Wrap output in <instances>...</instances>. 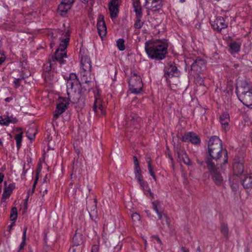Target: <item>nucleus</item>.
I'll return each instance as SVG.
<instances>
[{
  "instance_id": "obj_1",
  "label": "nucleus",
  "mask_w": 252,
  "mask_h": 252,
  "mask_svg": "<svg viewBox=\"0 0 252 252\" xmlns=\"http://www.w3.org/2000/svg\"><path fill=\"white\" fill-rule=\"evenodd\" d=\"M223 155V163L226 164L228 161L227 151L223 149L221 140L217 136H212L208 144V155H207L205 162L206 165L214 164H221L220 159Z\"/></svg>"
},
{
  "instance_id": "obj_2",
  "label": "nucleus",
  "mask_w": 252,
  "mask_h": 252,
  "mask_svg": "<svg viewBox=\"0 0 252 252\" xmlns=\"http://www.w3.org/2000/svg\"><path fill=\"white\" fill-rule=\"evenodd\" d=\"M67 99L73 103L78 105L84 104L85 97L83 94V88H81L75 73H71L66 83Z\"/></svg>"
},
{
  "instance_id": "obj_3",
  "label": "nucleus",
  "mask_w": 252,
  "mask_h": 252,
  "mask_svg": "<svg viewBox=\"0 0 252 252\" xmlns=\"http://www.w3.org/2000/svg\"><path fill=\"white\" fill-rule=\"evenodd\" d=\"M168 47L167 43L160 40L148 41L145 45V51L148 57L157 61L165 58Z\"/></svg>"
},
{
  "instance_id": "obj_4",
  "label": "nucleus",
  "mask_w": 252,
  "mask_h": 252,
  "mask_svg": "<svg viewBox=\"0 0 252 252\" xmlns=\"http://www.w3.org/2000/svg\"><path fill=\"white\" fill-rule=\"evenodd\" d=\"M236 93L239 99L246 106L252 108V86L246 79H238Z\"/></svg>"
},
{
  "instance_id": "obj_5",
  "label": "nucleus",
  "mask_w": 252,
  "mask_h": 252,
  "mask_svg": "<svg viewBox=\"0 0 252 252\" xmlns=\"http://www.w3.org/2000/svg\"><path fill=\"white\" fill-rule=\"evenodd\" d=\"M69 40L70 38L67 37L61 40L59 47L55 52L54 55L52 57L53 62L57 61L61 65L65 63L66 61L64 59H66L67 57L65 50Z\"/></svg>"
},
{
  "instance_id": "obj_6",
  "label": "nucleus",
  "mask_w": 252,
  "mask_h": 252,
  "mask_svg": "<svg viewBox=\"0 0 252 252\" xmlns=\"http://www.w3.org/2000/svg\"><path fill=\"white\" fill-rule=\"evenodd\" d=\"M219 164L206 165L210 173L211 179L214 184L217 186H222L224 185L225 181L223 179L221 173L219 170Z\"/></svg>"
},
{
  "instance_id": "obj_7",
  "label": "nucleus",
  "mask_w": 252,
  "mask_h": 252,
  "mask_svg": "<svg viewBox=\"0 0 252 252\" xmlns=\"http://www.w3.org/2000/svg\"><path fill=\"white\" fill-rule=\"evenodd\" d=\"M129 90L131 93L138 94L142 90L143 84L140 75L136 72L131 73V76L128 81Z\"/></svg>"
},
{
  "instance_id": "obj_8",
  "label": "nucleus",
  "mask_w": 252,
  "mask_h": 252,
  "mask_svg": "<svg viewBox=\"0 0 252 252\" xmlns=\"http://www.w3.org/2000/svg\"><path fill=\"white\" fill-rule=\"evenodd\" d=\"M164 77L166 78H171L179 75L180 71L174 62H170L167 65L164 67Z\"/></svg>"
},
{
  "instance_id": "obj_9",
  "label": "nucleus",
  "mask_w": 252,
  "mask_h": 252,
  "mask_svg": "<svg viewBox=\"0 0 252 252\" xmlns=\"http://www.w3.org/2000/svg\"><path fill=\"white\" fill-rule=\"evenodd\" d=\"M74 2V0H62L58 6V12L62 16H65Z\"/></svg>"
},
{
  "instance_id": "obj_10",
  "label": "nucleus",
  "mask_w": 252,
  "mask_h": 252,
  "mask_svg": "<svg viewBox=\"0 0 252 252\" xmlns=\"http://www.w3.org/2000/svg\"><path fill=\"white\" fill-rule=\"evenodd\" d=\"M182 141L185 142H190L193 144H198L200 143L201 139L196 133L189 132L185 133L182 137Z\"/></svg>"
},
{
  "instance_id": "obj_11",
  "label": "nucleus",
  "mask_w": 252,
  "mask_h": 252,
  "mask_svg": "<svg viewBox=\"0 0 252 252\" xmlns=\"http://www.w3.org/2000/svg\"><path fill=\"white\" fill-rule=\"evenodd\" d=\"M145 6L149 10H159L162 6V0H145Z\"/></svg>"
},
{
  "instance_id": "obj_12",
  "label": "nucleus",
  "mask_w": 252,
  "mask_h": 252,
  "mask_svg": "<svg viewBox=\"0 0 252 252\" xmlns=\"http://www.w3.org/2000/svg\"><path fill=\"white\" fill-rule=\"evenodd\" d=\"M211 25L214 30L219 32L227 27V24L225 23L224 18L221 16L218 17L214 21L211 22Z\"/></svg>"
},
{
  "instance_id": "obj_13",
  "label": "nucleus",
  "mask_w": 252,
  "mask_h": 252,
  "mask_svg": "<svg viewBox=\"0 0 252 252\" xmlns=\"http://www.w3.org/2000/svg\"><path fill=\"white\" fill-rule=\"evenodd\" d=\"M119 0H111L108 4L109 10L110 13V17L112 19H115L119 13Z\"/></svg>"
},
{
  "instance_id": "obj_14",
  "label": "nucleus",
  "mask_w": 252,
  "mask_h": 252,
  "mask_svg": "<svg viewBox=\"0 0 252 252\" xmlns=\"http://www.w3.org/2000/svg\"><path fill=\"white\" fill-rule=\"evenodd\" d=\"M97 29L98 33L101 38L106 35L107 32V28L103 16L102 15H100L98 18Z\"/></svg>"
},
{
  "instance_id": "obj_15",
  "label": "nucleus",
  "mask_w": 252,
  "mask_h": 252,
  "mask_svg": "<svg viewBox=\"0 0 252 252\" xmlns=\"http://www.w3.org/2000/svg\"><path fill=\"white\" fill-rule=\"evenodd\" d=\"M140 118L135 113H131L126 118V126L129 127L135 126L140 122Z\"/></svg>"
},
{
  "instance_id": "obj_16",
  "label": "nucleus",
  "mask_w": 252,
  "mask_h": 252,
  "mask_svg": "<svg viewBox=\"0 0 252 252\" xmlns=\"http://www.w3.org/2000/svg\"><path fill=\"white\" fill-rule=\"evenodd\" d=\"M81 70L80 72H84V73L91 72L92 65L90 58L87 56H83L81 58Z\"/></svg>"
},
{
  "instance_id": "obj_17",
  "label": "nucleus",
  "mask_w": 252,
  "mask_h": 252,
  "mask_svg": "<svg viewBox=\"0 0 252 252\" xmlns=\"http://www.w3.org/2000/svg\"><path fill=\"white\" fill-rule=\"evenodd\" d=\"M93 110L97 115H103L105 114L104 107L100 98H95L94 103Z\"/></svg>"
},
{
  "instance_id": "obj_18",
  "label": "nucleus",
  "mask_w": 252,
  "mask_h": 252,
  "mask_svg": "<svg viewBox=\"0 0 252 252\" xmlns=\"http://www.w3.org/2000/svg\"><path fill=\"white\" fill-rule=\"evenodd\" d=\"M220 121L222 127L226 131L230 128L229 126V115L227 112H223L220 117Z\"/></svg>"
},
{
  "instance_id": "obj_19",
  "label": "nucleus",
  "mask_w": 252,
  "mask_h": 252,
  "mask_svg": "<svg viewBox=\"0 0 252 252\" xmlns=\"http://www.w3.org/2000/svg\"><path fill=\"white\" fill-rule=\"evenodd\" d=\"M176 152L179 159L182 160L185 164L187 165H191L190 159L184 150L177 148Z\"/></svg>"
},
{
  "instance_id": "obj_20",
  "label": "nucleus",
  "mask_w": 252,
  "mask_h": 252,
  "mask_svg": "<svg viewBox=\"0 0 252 252\" xmlns=\"http://www.w3.org/2000/svg\"><path fill=\"white\" fill-rule=\"evenodd\" d=\"M68 106V103H64L61 102L58 104L53 116L54 120H56L61 114L64 112L67 109Z\"/></svg>"
},
{
  "instance_id": "obj_21",
  "label": "nucleus",
  "mask_w": 252,
  "mask_h": 252,
  "mask_svg": "<svg viewBox=\"0 0 252 252\" xmlns=\"http://www.w3.org/2000/svg\"><path fill=\"white\" fill-rule=\"evenodd\" d=\"M6 182H4V186H6ZM15 188L14 184H10L8 187H5L1 197V201L4 202L7 198H9L12 193L13 189Z\"/></svg>"
},
{
  "instance_id": "obj_22",
  "label": "nucleus",
  "mask_w": 252,
  "mask_h": 252,
  "mask_svg": "<svg viewBox=\"0 0 252 252\" xmlns=\"http://www.w3.org/2000/svg\"><path fill=\"white\" fill-rule=\"evenodd\" d=\"M84 242L83 235L79 233L76 232L72 238V245L74 247H82Z\"/></svg>"
},
{
  "instance_id": "obj_23",
  "label": "nucleus",
  "mask_w": 252,
  "mask_h": 252,
  "mask_svg": "<svg viewBox=\"0 0 252 252\" xmlns=\"http://www.w3.org/2000/svg\"><path fill=\"white\" fill-rule=\"evenodd\" d=\"M133 11L135 13V16H140L143 14V10L141 4L140 0H131Z\"/></svg>"
},
{
  "instance_id": "obj_24",
  "label": "nucleus",
  "mask_w": 252,
  "mask_h": 252,
  "mask_svg": "<svg viewBox=\"0 0 252 252\" xmlns=\"http://www.w3.org/2000/svg\"><path fill=\"white\" fill-rule=\"evenodd\" d=\"M233 171L235 175L237 176L241 175L244 172L243 163L240 162H234L233 165Z\"/></svg>"
},
{
  "instance_id": "obj_25",
  "label": "nucleus",
  "mask_w": 252,
  "mask_h": 252,
  "mask_svg": "<svg viewBox=\"0 0 252 252\" xmlns=\"http://www.w3.org/2000/svg\"><path fill=\"white\" fill-rule=\"evenodd\" d=\"M139 184L142 189L144 190V194L147 197H150L152 199H154L155 198L154 194L153 192H152L147 183L142 181L140 182Z\"/></svg>"
},
{
  "instance_id": "obj_26",
  "label": "nucleus",
  "mask_w": 252,
  "mask_h": 252,
  "mask_svg": "<svg viewBox=\"0 0 252 252\" xmlns=\"http://www.w3.org/2000/svg\"><path fill=\"white\" fill-rule=\"evenodd\" d=\"M18 122L17 119L16 118L13 117H7L5 118H3L2 117H0V124L2 126H8L10 123L15 124Z\"/></svg>"
},
{
  "instance_id": "obj_27",
  "label": "nucleus",
  "mask_w": 252,
  "mask_h": 252,
  "mask_svg": "<svg viewBox=\"0 0 252 252\" xmlns=\"http://www.w3.org/2000/svg\"><path fill=\"white\" fill-rule=\"evenodd\" d=\"M205 65L204 60L200 57H197L191 65V69L197 70V67L201 68L202 66Z\"/></svg>"
},
{
  "instance_id": "obj_28",
  "label": "nucleus",
  "mask_w": 252,
  "mask_h": 252,
  "mask_svg": "<svg viewBox=\"0 0 252 252\" xmlns=\"http://www.w3.org/2000/svg\"><path fill=\"white\" fill-rule=\"evenodd\" d=\"M242 185L245 189H250L252 187V174L245 177L242 181Z\"/></svg>"
},
{
  "instance_id": "obj_29",
  "label": "nucleus",
  "mask_w": 252,
  "mask_h": 252,
  "mask_svg": "<svg viewBox=\"0 0 252 252\" xmlns=\"http://www.w3.org/2000/svg\"><path fill=\"white\" fill-rule=\"evenodd\" d=\"M241 44L240 42L234 41L229 45L231 53H237L240 51Z\"/></svg>"
},
{
  "instance_id": "obj_30",
  "label": "nucleus",
  "mask_w": 252,
  "mask_h": 252,
  "mask_svg": "<svg viewBox=\"0 0 252 252\" xmlns=\"http://www.w3.org/2000/svg\"><path fill=\"white\" fill-rule=\"evenodd\" d=\"M81 75V80L83 82L85 83V84L88 85L90 84L91 82V78L90 77L91 73L89 72L88 74L87 72L84 73V72H80Z\"/></svg>"
},
{
  "instance_id": "obj_31",
  "label": "nucleus",
  "mask_w": 252,
  "mask_h": 252,
  "mask_svg": "<svg viewBox=\"0 0 252 252\" xmlns=\"http://www.w3.org/2000/svg\"><path fill=\"white\" fill-rule=\"evenodd\" d=\"M146 161L148 163V169H149V173L150 174V175L153 177L154 180H155V181H157V178L156 177V175H155V172L154 171V170H153V168L152 166V164H151V158L150 157H147V158H146Z\"/></svg>"
},
{
  "instance_id": "obj_32",
  "label": "nucleus",
  "mask_w": 252,
  "mask_h": 252,
  "mask_svg": "<svg viewBox=\"0 0 252 252\" xmlns=\"http://www.w3.org/2000/svg\"><path fill=\"white\" fill-rule=\"evenodd\" d=\"M143 14H141L140 16H135L136 21L134 24V28L136 29H141L144 25V22L141 21V18L142 17Z\"/></svg>"
},
{
  "instance_id": "obj_33",
  "label": "nucleus",
  "mask_w": 252,
  "mask_h": 252,
  "mask_svg": "<svg viewBox=\"0 0 252 252\" xmlns=\"http://www.w3.org/2000/svg\"><path fill=\"white\" fill-rule=\"evenodd\" d=\"M134 173L135 177L137 178L139 183L143 181V177L141 174V170L139 166H138L137 168L136 166L134 167Z\"/></svg>"
},
{
  "instance_id": "obj_34",
  "label": "nucleus",
  "mask_w": 252,
  "mask_h": 252,
  "mask_svg": "<svg viewBox=\"0 0 252 252\" xmlns=\"http://www.w3.org/2000/svg\"><path fill=\"white\" fill-rule=\"evenodd\" d=\"M220 231L225 238H228V228L227 224L223 222L221 224Z\"/></svg>"
},
{
  "instance_id": "obj_35",
  "label": "nucleus",
  "mask_w": 252,
  "mask_h": 252,
  "mask_svg": "<svg viewBox=\"0 0 252 252\" xmlns=\"http://www.w3.org/2000/svg\"><path fill=\"white\" fill-rule=\"evenodd\" d=\"M23 138V134L21 133H18L15 136V139L16 141V146L17 149L19 150L21 146V142Z\"/></svg>"
},
{
  "instance_id": "obj_36",
  "label": "nucleus",
  "mask_w": 252,
  "mask_h": 252,
  "mask_svg": "<svg viewBox=\"0 0 252 252\" xmlns=\"http://www.w3.org/2000/svg\"><path fill=\"white\" fill-rule=\"evenodd\" d=\"M17 218V209L16 207H13L11 211L10 219L11 220L15 221Z\"/></svg>"
},
{
  "instance_id": "obj_37",
  "label": "nucleus",
  "mask_w": 252,
  "mask_h": 252,
  "mask_svg": "<svg viewBox=\"0 0 252 252\" xmlns=\"http://www.w3.org/2000/svg\"><path fill=\"white\" fill-rule=\"evenodd\" d=\"M117 46L120 51H124L125 50V40L123 38L119 39L117 41Z\"/></svg>"
},
{
  "instance_id": "obj_38",
  "label": "nucleus",
  "mask_w": 252,
  "mask_h": 252,
  "mask_svg": "<svg viewBox=\"0 0 252 252\" xmlns=\"http://www.w3.org/2000/svg\"><path fill=\"white\" fill-rule=\"evenodd\" d=\"M36 133L34 129L30 128L27 131V136L30 140L34 139Z\"/></svg>"
},
{
  "instance_id": "obj_39",
  "label": "nucleus",
  "mask_w": 252,
  "mask_h": 252,
  "mask_svg": "<svg viewBox=\"0 0 252 252\" xmlns=\"http://www.w3.org/2000/svg\"><path fill=\"white\" fill-rule=\"evenodd\" d=\"M27 230V227L25 228L24 231L23 235V238H22L23 241L20 245L19 251L23 249L25 246V244H26L25 240H26V238Z\"/></svg>"
},
{
  "instance_id": "obj_40",
  "label": "nucleus",
  "mask_w": 252,
  "mask_h": 252,
  "mask_svg": "<svg viewBox=\"0 0 252 252\" xmlns=\"http://www.w3.org/2000/svg\"><path fill=\"white\" fill-rule=\"evenodd\" d=\"M81 88H83V93H84L85 91L89 92L90 89H92V87L91 86L90 84H89L88 85H86V84H85V83L84 82H82V83L81 84ZM81 89V88H80V90Z\"/></svg>"
},
{
  "instance_id": "obj_41",
  "label": "nucleus",
  "mask_w": 252,
  "mask_h": 252,
  "mask_svg": "<svg viewBox=\"0 0 252 252\" xmlns=\"http://www.w3.org/2000/svg\"><path fill=\"white\" fill-rule=\"evenodd\" d=\"M82 247L71 246L69 250V252H82Z\"/></svg>"
},
{
  "instance_id": "obj_42",
  "label": "nucleus",
  "mask_w": 252,
  "mask_h": 252,
  "mask_svg": "<svg viewBox=\"0 0 252 252\" xmlns=\"http://www.w3.org/2000/svg\"><path fill=\"white\" fill-rule=\"evenodd\" d=\"M131 217L133 221H138L140 220V215L136 213L132 214Z\"/></svg>"
},
{
  "instance_id": "obj_43",
  "label": "nucleus",
  "mask_w": 252,
  "mask_h": 252,
  "mask_svg": "<svg viewBox=\"0 0 252 252\" xmlns=\"http://www.w3.org/2000/svg\"><path fill=\"white\" fill-rule=\"evenodd\" d=\"M163 222L165 223V225L168 227H169L170 221L169 217L165 214H163Z\"/></svg>"
},
{
  "instance_id": "obj_44",
  "label": "nucleus",
  "mask_w": 252,
  "mask_h": 252,
  "mask_svg": "<svg viewBox=\"0 0 252 252\" xmlns=\"http://www.w3.org/2000/svg\"><path fill=\"white\" fill-rule=\"evenodd\" d=\"M153 207L154 210L158 213L159 212L158 210V207L159 205V202L158 200H156L152 202Z\"/></svg>"
},
{
  "instance_id": "obj_45",
  "label": "nucleus",
  "mask_w": 252,
  "mask_h": 252,
  "mask_svg": "<svg viewBox=\"0 0 252 252\" xmlns=\"http://www.w3.org/2000/svg\"><path fill=\"white\" fill-rule=\"evenodd\" d=\"M157 213L158 215L159 219H160L161 221V223H162V225L164 226L165 223L163 222V214L164 213H162L161 212H160V211Z\"/></svg>"
},
{
  "instance_id": "obj_46",
  "label": "nucleus",
  "mask_w": 252,
  "mask_h": 252,
  "mask_svg": "<svg viewBox=\"0 0 252 252\" xmlns=\"http://www.w3.org/2000/svg\"><path fill=\"white\" fill-rule=\"evenodd\" d=\"M51 64L50 63L49 66H47L46 68L44 69V74L45 76V78H46V76H47L46 74H49V71H50V70H51Z\"/></svg>"
},
{
  "instance_id": "obj_47",
  "label": "nucleus",
  "mask_w": 252,
  "mask_h": 252,
  "mask_svg": "<svg viewBox=\"0 0 252 252\" xmlns=\"http://www.w3.org/2000/svg\"><path fill=\"white\" fill-rule=\"evenodd\" d=\"M22 79L21 78H18V79H16L14 81V83L15 84V88H18L19 86H20V83L19 82Z\"/></svg>"
},
{
  "instance_id": "obj_48",
  "label": "nucleus",
  "mask_w": 252,
  "mask_h": 252,
  "mask_svg": "<svg viewBox=\"0 0 252 252\" xmlns=\"http://www.w3.org/2000/svg\"><path fill=\"white\" fill-rule=\"evenodd\" d=\"M133 160H134V167L136 166L137 167L138 166H139L138 159L136 158V157H135V156L133 157Z\"/></svg>"
},
{
  "instance_id": "obj_49",
  "label": "nucleus",
  "mask_w": 252,
  "mask_h": 252,
  "mask_svg": "<svg viewBox=\"0 0 252 252\" xmlns=\"http://www.w3.org/2000/svg\"><path fill=\"white\" fill-rule=\"evenodd\" d=\"M5 57L4 55L0 53V65L5 61Z\"/></svg>"
},
{
  "instance_id": "obj_50",
  "label": "nucleus",
  "mask_w": 252,
  "mask_h": 252,
  "mask_svg": "<svg viewBox=\"0 0 252 252\" xmlns=\"http://www.w3.org/2000/svg\"><path fill=\"white\" fill-rule=\"evenodd\" d=\"M70 34V31L69 30H67V31L65 32V33L63 34L64 37H65V38H69Z\"/></svg>"
},
{
  "instance_id": "obj_51",
  "label": "nucleus",
  "mask_w": 252,
  "mask_h": 252,
  "mask_svg": "<svg viewBox=\"0 0 252 252\" xmlns=\"http://www.w3.org/2000/svg\"><path fill=\"white\" fill-rule=\"evenodd\" d=\"M42 166L41 165L39 164L38 166V168L36 169V174L37 175H39V174L40 173L41 170Z\"/></svg>"
},
{
  "instance_id": "obj_52",
  "label": "nucleus",
  "mask_w": 252,
  "mask_h": 252,
  "mask_svg": "<svg viewBox=\"0 0 252 252\" xmlns=\"http://www.w3.org/2000/svg\"><path fill=\"white\" fill-rule=\"evenodd\" d=\"M98 248L97 246H94L92 249V252H97Z\"/></svg>"
},
{
  "instance_id": "obj_53",
  "label": "nucleus",
  "mask_w": 252,
  "mask_h": 252,
  "mask_svg": "<svg viewBox=\"0 0 252 252\" xmlns=\"http://www.w3.org/2000/svg\"><path fill=\"white\" fill-rule=\"evenodd\" d=\"M16 131V132H18V133H21L22 134H23V129L21 127L17 128Z\"/></svg>"
},
{
  "instance_id": "obj_54",
  "label": "nucleus",
  "mask_w": 252,
  "mask_h": 252,
  "mask_svg": "<svg viewBox=\"0 0 252 252\" xmlns=\"http://www.w3.org/2000/svg\"><path fill=\"white\" fill-rule=\"evenodd\" d=\"M181 250L182 252H189V250L184 247H182Z\"/></svg>"
},
{
  "instance_id": "obj_55",
  "label": "nucleus",
  "mask_w": 252,
  "mask_h": 252,
  "mask_svg": "<svg viewBox=\"0 0 252 252\" xmlns=\"http://www.w3.org/2000/svg\"><path fill=\"white\" fill-rule=\"evenodd\" d=\"M3 178H4V174L0 173V183H1L2 182V181L3 180Z\"/></svg>"
},
{
  "instance_id": "obj_56",
  "label": "nucleus",
  "mask_w": 252,
  "mask_h": 252,
  "mask_svg": "<svg viewBox=\"0 0 252 252\" xmlns=\"http://www.w3.org/2000/svg\"><path fill=\"white\" fill-rule=\"evenodd\" d=\"M13 99V98L12 97H6L5 99V101L6 102H10V101H11Z\"/></svg>"
},
{
  "instance_id": "obj_57",
  "label": "nucleus",
  "mask_w": 252,
  "mask_h": 252,
  "mask_svg": "<svg viewBox=\"0 0 252 252\" xmlns=\"http://www.w3.org/2000/svg\"><path fill=\"white\" fill-rule=\"evenodd\" d=\"M36 184L35 183H33V185H32V193H33L35 190V187H36Z\"/></svg>"
},
{
  "instance_id": "obj_58",
  "label": "nucleus",
  "mask_w": 252,
  "mask_h": 252,
  "mask_svg": "<svg viewBox=\"0 0 252 252\" xmlns=\"http://www.w3.org/2000/svg\"><path fill=\"white\" fill-rule=\"evenodd\" d=\"M14 224H15V222H12L10 225H9L8 226V228H9L8 230H9V231H10V230H11V228H12V227L13 226V225Z\"/></svg>"
},
{
  "instance_id": "obj_59",
  "label": "nucleus",
  "mask_w": 252,
  "mask_h": 252,
  "mask_svg": "<svg viewBox=\"0 0 252 252\" xmlns=\"http://www.w3.org/2000/svg\"><path fill=\"white\" fill-rule=\"evenodd\" d=\"M155 238L158 243H161V241L158 236H155Z\"/></svg>"
},
{
  "instance_id": "obj_60",
  "label": "nucleus",
  "mask_w": 252,
  "mask_h": 252,
  "mask_svg": "<svg viewBox=\"0 0 252 252\" xmlns=\"http://www.w3.org/2000/svg\"><path fill=\"white\" fill-rule=\"evenodd\" d=\"M38 179V175H36V177H35V180H34V183L36 184L37 182Z\"/></svg>"
},
{
  "instance_id": "obj_61",
  "label": "nucleus",
  "mask_w": 252,
  "mask_h": 252,
  "mask_svg": "<svg viewBox=\"0 0 252 252\" xmlns=\"http://www.w3.org/2000/svg\"><path fill=\"white\" fill-rule=\"evenodd\" d=\"M200 27H201V23H197V24L196 25V27L197 28H198V29H199V28H200Z\"/></svg>"
},
{
  "instance_id": "obj_62",
  "label": "nucleus",
  "mask_w": 252,
  "mask_h": 252,
  "mask_svg": "<svg viewBox=\"0 0 252 252\" xmlns=\"http://www.w3.org/2000/svg\"><path fill=\"white\" fill-rule=\"evenodd\" d=\"M198 164H200V165H203V161H199L198 160H197Z\"/></svg>"
},
{
  "instance_id": "obj_63",
  "label": "nucleus",
  "mask_w": 252,
  "mask_h": 252,
  "mask_svg": "<svg viewBox=\"0 0 252 252\" xmlns=\"http://www.w3.org/2000/svg\"><path fill=\"white\" fill-rule=\"evenodd\" d=\"M89 0H81V1L83 3H87Z\"/></svg>"
},
{
  "instance_id": "obj_64",
  "label": "nucleus",
  "mask_w": 252,
  "mask_h": 252,
  "mask_svg": "<svg viewBox=\"0 0 252 252\" xmlns=\"http://www.w3.org/2000/svg\"><path fill=\"white\" fill-rule=\"evenodd\" d=\"M32 190H29L28 192V196H30V194H32Z\"/></svg>"
}]
</instances>
